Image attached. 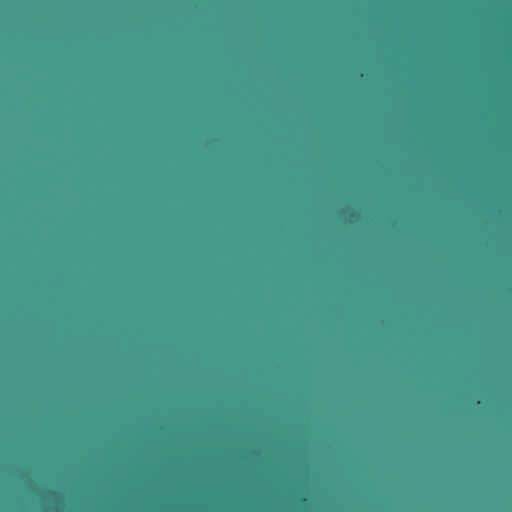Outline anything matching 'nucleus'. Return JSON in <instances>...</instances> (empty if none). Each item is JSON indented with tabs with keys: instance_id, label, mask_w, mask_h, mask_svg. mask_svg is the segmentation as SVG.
Returning a JSON list of instances; mask_svg holds the SVG:
<instances>
[{
	"instance_id": "nucleus-1",
	"label": "nucleus",
	"mask_w": 512,
	"mask_h": 512,
	"mask_svg": "<svg viewBox=\"0 0 512 512\" xmlns=\"http://www.w3.org/2000/svg\"><path fill=\"white\" fill-rule=\"evenodd\" d=\"M357 128H512V125H367L363 126L354 120Z\"/></svg>"
}]
</instances>
